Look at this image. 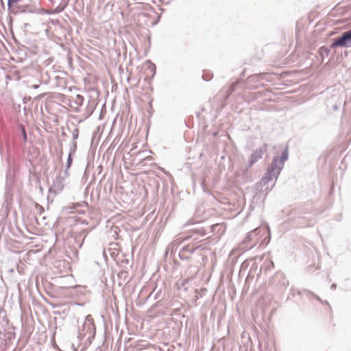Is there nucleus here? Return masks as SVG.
<instances>
[{"label": "nucleus", "instance_id": "nucleus-1", "mask_svg": "<svg viewBox=\"0 0 351 351\" xmlns=\"http://www.w3.org/2000/svg\"><path fill=\"white\" fill-rule=\"evenodd\" d=\"M288 156L289 151L287 147L282 151L280 158L274 156L265 175L261 178L259 184L265 186L274 180L276 181L283 169L285 162L287 160Z\"/></svg>", "mask_w": 351, "mask_h": 351}, {"label": "nucleus", "instance_id": "nucleus-2", "mask_svg": "<svg viewBox=\"0 0 351 351\" xmlns=\"http://www.w3.org/2000/svg\"><path fill=\"white\" fill-rule=\"evenodd\" d=\"M69 177V173L64 171L63 175H58L53 182L51 186L49 189V193L58 194L60 193L64 186V181Z\"/></svg>", "mask_w": 351, "mask_h": 351}, {"label": "nucleus", "instance_id": "nucleus-3", "mask_svg": "<svg viewBox=\"0 0 351 351\" xmlns=\"http://www.w3.org/2000/svg\"><path fill=\"white\" fill-rule=\"evenodd\" d=\"M337 47H351V29L347 32H343L341 36L337 37L333 40L330 47L335 48Z\"/></svg>", "mask_w": 351, "mask_h": 351}, {"label": "nucleus", "instance_id": "nucleus-4", "mask_svg": "<svg viewBox=\"0 0 351 351\" xmlns=\"http://www.w3.org/2000/svg\"><path fill=\"white\" fill-rule=\"evenodd\" d=\"M267 148L268 145L267 143H264L259 148L254 150L249 158L247 167H251L258 160L261 159L263 154L267 152Z\"/></svg>", "mask_w": 351, "mask_h": 351}, {"label": "nucleus", "instance_id": "nucleus-5", "mask_svg": "<svg viewBox=\"0 0 351 351\" xmlns=\"http://www.w3.org/2000/svg\"><path fill=\"white\" fill-rule=\"evenodd\" d=\"M269 233V229L267 228H257L254 230L250 232L245 238V241H253L254 243L252 247L254 246L258 241L259 235H265Z\"/></svg>", "mask_w": 351, "mask_h": 351}, {"label": "nucleus", "instance_id": "nucleus-6", "mask_svg": "<svg viewBox=\"0 0 351 351\" xmlns=\"http://www.w3.org/2000/svg\"><path fill=\"white\" fill-rule=\"evenodd\" d=\"M21 0H8V8L12 14H18L19 12H23V9L19 5Z\"/></svg>", "mask_w": 351, "mask_h": 351}, {"label": "nucleus", "instance_id": "nucleus-7", "mask_svg": "<svg viewBox=\"0 0 351 351\" xmlns=\"http://www.w3.org/2000/svg\"><path fill=\"white\" fill-rule=\"evenodd\" d=\"M197 248H199V247H194L189 245L184 246L182 247L181 252H180L179 256L181 259H184V258L182 254L183 252H189V254H193Z\"/></svg>", "mask_w": 351, "mask_h": 351}, {"label": "nucleus", "instance_id": "nucleus-8", "mask_svg": "<svg viewBox=\"0 0 351 351\" xmlns=\"http://www.w3.org/2000/svg\"><path fill=\"white\" fill-rule=\"evenodd\" d=\"M319 53L320 56L322 57V58H324V56H328V54L330 53V50L325 47H322L319 49Z\"/></svg>", "mask_w": 351, "mask_h": 351}, {"label": "nucleus", "instance_id": "nucleus-9", "mask_svg": "<svg viewBox=\"0 0 351 351\" xmlns=\"http://www.w3.org/2000/svg\"><path fill=\"white\" fill-rule=\"evenodd\" d=\"M72 162H73L72 154H69L66 163V169H65V171H66L67 173H69L68 170L70 168V167L71 166Z\"/></svg>", "mask_w": 351, "mask_h": 351}, {"label": "nucleus", "instance_id": "nucleus-10", "mask_svg": "<svg viewBox=\"0 0 351 351\" xmlns=\"http://www.w3.org/2000/svg\"><path fill=\"white\" fill-rule=\"evenodd\" d=\"M19 128L21 130V133H22V136H23V139L24 142H26L27 137V134H26L24 125L21 124L19 125Z\"/></svg>", "mask_w": 351, "mask_h": 351}, {"label": "nucleus", "instance_id": "nucleus-11", "mask_svg": "<svg viewBox=\"0 0 351 351\" xmlns=\"http://www.w3.org/2000/svg\"><path fill=\"white\" fill-rule=\"evenodd\" d=\"M78 136H79V129L76 128L72 132L73 140L75 141L76 139H77Z\"/></svg>", "mask_w": 351, "mask_h": 351}, {"label": "nucleus", "instance_id": "nucleus-12", "mask_svg": "<svg viewBox=\"0 0 351 351\" xmlns=\"http://www.w3.org/2000/svg\"><path fill=\"white\" fill-rule=\"evenodd\" d=\"M76 149H77V143L74 141L72 143V146L70 148V151H69V154H71L72 155L74 154L76 152Z\"/></svg>", "mask_w": 351, "mask_h": 351}, {"label": "nucleus", "instance_id": "nucleus-13", "mask_svg": "<svg viewBox=\"0 0 351 351\" xmlns=\"http://www.w3.org/2000/svg\"><path fill=\"white\" fill-rule=\"evenodd\" d=\"M237 82H235L234 83H232L230 88H229V91H230V93H231L232 92H233L234 90V88H235V86H237Z\"/></svg>", "mask_w": 351, "mask_h": 351}, {"label": "nucleus", "instance_id": "nucleus-14", "mask_svg": "<svg viewBox=\"0 0 351 351\" xmlns=\"http://www.w3.org/2000/svg\"><path fill=\"white\" fill-rule=\"evenodd\" d=\"M189 282V279L182 280L180 281V285L181 287H185V285H186Z\"/></svg>", "mask_w": 351, "mask_h": 351}, {"label": "nucleus", "instance_id": "nucleus-15", "mask_svg": "<svg viewBox=\"0 0 351 351\" xmlns=\"http://www.w3.org/2000/svg\"><path fill=\"white\" fill-rule=\"evenodd\" d=\"M77 99L79 102H80V104H82V102L83 101V97L82 95H78L77 96Z\"/></svg>", "mask_w": 351, "mask_h": 351}, {"label": "nucleus", "instance_id": "nucleus-16", "mask_svg": "<svg viewBox=\"0 0 351 351\" xmlns=\"http://www.w3.org/2000/svg\"><path fill=\"white\" fill-rule=\"evenodd\" d=\"M336 287H337L336 284H335V283H334V284H332V285H331L330 288H331L332 289H336Z\"/></svg>", "mask_w": 351, "mask_h": 351}, {"label": "nucleus", "instance_id": "nucleus-17", "mask_svg": "<svg viewBox=\"0 0 351 351\" xmlns=\"http://www.w3.org/2000/svg\"><path fill=\"white\" fill-rule=\"evenodd\" d=\"M267 237H268V240H267V243H268L269 242V240H270V236H269V235H267Z\"/></svg>", "mask_w": 351, "mask_h": 351}, {"label": "nucleus", "instance_id": "nucleus-18", "mask_svg": "<svg viewBox=\"0 0 351 351\" xmlns=\"http://www.w3.org/2000/svg\"><path fill=\"white\" fill-rule=\"evenodd\" d=\"M33 87L34 88H37L38 87V85H34Z\"/></svg>", "mask_w": 351, "mask_h": 351}, {"label": "nucleus", "instance_id": "nucleus-19", "mask_svg": "<svg viewBox=\"0 0 351 351\" xmlns=\"http://www.w3.org/2000/svg\"><path fill=\"white\" fill-rule=\"evenodd\" d=\"M43 210H44L42 206H40V211H43Z\"/></svg>", "mask_w": 351, "mask_h": 351}, {"label": "nucleus", "instance_id": "nucleus-20", "mask_svg": "<svg viewBox=\"0 0 351 351\" xmlns=\"http://www.w3.org/2000/svg\"><path fill=\"white\" fill-rule=\"evenodd\" d=\"M0 1H1V4H2V5L3 6L4 5L3 1L2 0H0Z\"/></svg>", "mask_w": 351, "mask_h": 351}, {"label": "nucleus", "instance_id": "nucleus-21", "mask_svg": "<svg viewBox=\"0 0 351 351\" xmlns=\"http://www.w3.org/2000/svg\"><path fill=\"white\" fill-rule=\"evenodd\" d=\"M202 78H204V80H208V79L205 78L204 75L202 76Z\"/></svg>", "mask_w": 351, "mask_h": 351}, {"label": "nucleus", "instance_id": "nucleus-22", "mask_svg": "<svg viewBox=\"0 0 351 351\" xmlns=\"http://www.w3.org/2000/svg\"><path fill=\"white\" fill-rule=\"evenodd\" d=\"M316 298L319 300H320L318 296H316Z\"/></svg>", "mask_w": 351, "mask_h": 351}]
</instances>
